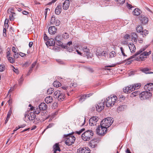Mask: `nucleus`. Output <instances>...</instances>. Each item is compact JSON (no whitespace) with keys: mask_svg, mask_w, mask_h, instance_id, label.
<instances>
[{"mask_svg":"<svg viewBox=\"0 0 153 153\" xmlns=\"http://www.w3.org/2000/svg\"><path fill=\"white\" fill-rule=\"evenodd\" d=\"M130 37V36L129 35L127 34H125V35L124 36V39H129Z\"/></svg>","mask_w":153,"mask_h":153,"instance_id":"nucleus-49","label":"nucleus"},{"mask_svg":"<svg viewBox=\"0 0 153 153\" xmlns=\"http://www.w3.org/2000/svg\"><path fill=\"white\" fill-rule=\"evenodd\" d=\"M105 100H102L101 102H99L96 106L97 111L98 112H100L103 110L104 107Z\"/></svg>","mask_w":153,"mask_h":153,"instance_id":"nucleus-8","label":"nucleus"},{"mask_svg":"<svg viewBox=\"0 0 153 153\" xmlns=\"http://www.w3.org/2000/svg\"><path fill=\"white\" fill-rule=\"evenodd\" d=\"M150 69L148 68H144L141 69V71L146 74H153V72H150Z\"/></svg>","mask_w":153,"mask_h":153,"instance_id":"nucleus-28","label":"nucleus"},{"mask_svg":"<svg viewBox=\"0 0 153 153\" xmlns=\"http://www.w3.org/2000/svg\"><path fill=\"white\" fill-rule=\"evenodd\" d=\"M76 138L72 135H68L65 138V144L68 146H71L74 144Z\"/></svg>","mask_w":153,"mask_h":153,"instance_id":"nucleus-5","label":"nucleus"},{"mask_svg":"<svg viewBox=\"0 0 153 153\" xmlns=\"http://www.w3.org/2000/svg\"><path fill=\"white\" fill-rule=\"evenodd\" d=\"M152 96V94L148 91H144L142 92L139 95V97L141 100H143L149 99Z\"/></svg>","mask_w":153,"mask_h":153,"instance_id":"nucleus-6","label":"nucleus"},{"mask_svg":"<svg viewBox=\"0 0 153 153\" xmlns=\"http://www.w3.org/2000/svg\"><path fill=\"white\" fill-rule=\"evenodd\" d=\"M19 55H20L22 57H24V56H25V54L24 53L22 52H20Z\"/></svg>","mask_w":153,"mask_h":153,"instance_id":"nucleus-61","label":"nucleus"},{"mask_svg":"<svg viewBox=\"0 0 153 153\" xmlns=\"http://www.w3.org/2000/svg\"><path fill=\"white\" fill-rule=\"evenodd\" d=\"M127 6L128 8L130 9L132 8V6L131 5L128 3L127 4Z\"/></svg>","mask_w":153,"mask_h":153,"instance_id":"nucleus-62","label":"nucleus"},{"mask_svg":"<svg viewBox=\"0 0 153 153\" xmlns=\"http://www.w3.org/2000/svg\"><path fill=\"white\" fill-rule=\"evenodd\" d=\"M5 69V67L1 65H0V72L4 71Z\"/></svg>","mask_w":153,"mask_h":153,"instance_id":"nucleus-50","label":"nucleus"},{"mask_svg":"<svg viewBox=\"0 0 153 153\" xmlns=\"http://www.w3.org/2000/svg\"><path fill=\"white\" fill-rule=\"evenodd\" d=\"M114 120L111 117H108L103 120L100 123V125L101 126V130H102L101 132L99 133L100 129L99 128L97 130V132L101 135L104 134L106 132L107 128L112 124Z\"/></svg>","mask_w":153,"mask_h":153,"instance_id":"nucleus-2","label":"nucleus"},{"mask_svg":"<svg viewBox=\"0 0 153 153\" xmlns=\"http://www.w3.org/2000/svg\"><path fill=\"white\" fill-rule=\"evenodd\" d=\"M131 40L133 42H134L135 43H137V36L136 33H132L131 34Z\"/></svg>","mask_w":153,"mask_h":153,"instance_id":"nucleus-20","label":"nucleus"},{"mask_svg":"<svg viewBox=\"0 0 153 153\" xmlns=\"http://www.w3.org/2000/svg\"><path fill=\"white\" fill-rule=\"evenodd\" d=\"M77 153H90V150L88 148H80L77 149Z\"/></svg>","mask_w":153,"mask_h":153,"instance_id":"nucleus-9","label":"nucleus"},{"mask_svg":"<svg viewBox=\"0 0 153 153\" xmlns=\"http://www.w3.org/2000/svg\"><path fill=\"white\" fill-rule=\"evenodd\" d=\"M117 100V97L115 95H111L107 97L106 100V105L109 107L113 106Z\"/></svg>","mask_w":153,"mask_h":153,"instance_id":"nucleus-3","label":"nucleus"},{"mask_svg":"<svg viewBox=\"0 0 153 153\" xmlns=\"http://www.w3.org/2000/svg\"><path fill=\"white\" fill-rule=\"evenodd\" d=\"M126 108V106L125 105L120 106L117 108V111L119 112L120 111H123Z\"/></svg>","mask_w":153,"mask_h":153,"instance_id":"nucleus-30","label":"nucleus"},{"mask_svg":"<svg viewBox=\"0 0 153 153\" xmlns=\"http://www.w3.org/2000/svg\"><path fill=\"white\" fill-rule=\"evenodd\" d=\"M17 50L18 49H16L15 47H13L12 48V50L14 53L16 52L17 51Z\"/></svg>","mask_w":153,"mask_h":153,"instance_id":"nucleus-51","label":"nucleus"},{"mask_svg":"<svg viewBox=\"0 0 153 153\" xmlns=\"http://www.w3.org/2000/svg\"><path fill=\"white\" fill-rule=\"evenodd\" d=\"M56 43L57 45L59 46L61 45L62 44V43L59 40H57V41L56 42Z\"/></svg>","mask_w":153,"mask_h":153,"instance_id":"nucleus-52","label":"nucleus"},{"mask_svg":"<svg viewBox=\"0 0 153 153\" xmlns=\"http://www.w3.org/2000/svg\"><path fill=\"white\" fill-rule=\"evenodd\" d=\"M139 19L141 22L143 24H145L148 22V18L144 15H141L139 17Z\"/></svg>","mask_w":153,"mask_h":153,"instance_id":"nucleus-13","label":"nucleus"},{"mask_svg":"<svg viewBox=\"0 0 153 153\" xmlns=\"http://www.w3.org/2000/svg\"><path fill=\"white\" fill-rule=\"evenodd\" d=\"M101 126L100 125V126H98L97 128V129H96V132H97V134H98L99 135H104L105 133L103 135H101V134H99V132H97V129L98 128L100 129V130H99L100 131H99V133H100V132L101 133V132L102 130H101Z\"/></svg>","mask_w":153,"mask_h":153,"instance_id":"nucleus-40","label":"nucleus"},{"mask_svg":"<svg viewBox=\"0 0 153 153\" xmlns=\"http://www.w3.org/2000/svg\"><path fill=\"white\" fill-rule=\"evenodd\" d=\"M15 54L13 55L14 58H17L19 56V55L18 53H14Z\"/></svg>","mask_w":153,"mask_h":153,"instance_id":"nucleus-53","label":"nucleus"},{"mask_svg":"<svg viewBox=\"0 0 153 153\" xmlns=\"http://www.w3.org/2000/svg\"><path fill=\"white\" fill-rule=\"evenodd\" d=\"M97 142L95 140H92L89 143L90 146L93 148H94L97 146Z\"/></svg>","mask_w":153,"mask_h":153,"instance_id":"nucleus-25","label":"nucleus"},{"mask_svg":"<svg viewBox=\"0 0 153 153\" xmlns=\"http://www.w3.org/2000/svg\"><path fill=\"white\" fill-rule=\"evenodd\" d=\"M141 11L139 9L136 8L133 11L134 15L136 16H139L140 13Z\"/></svg>","mask_w":153,"mask_h":153,"instance_id":"nucleus-29","label":"nucleus"},{"mask_svg":"<svg viewBox=\"0 0 153 153\" xmlns=\"http://www.w3.org/2000/svg\"><path fill=\"white\" fill-rule=\"evenodd\" d=\"M136 30L137 32L141 33V34H142V32L143 31L142 27L141 26H139L137 27Z\"/></svg>","mask_w":153,"mask_h":153,"instance_id":"nucleus-36","label":"nucleus"},{"mask_svg":"<svg viewBox=\"0 0 153 153\" xmlns=\"http://www.w3.org/2000/svg\"><path fill=\"white\" fill-rule=\"evenodd\" d=\"M44 39L45 41H48V36L45 33L44 34Z\"/></svg>","mask_w":153,"mask_h":153,"instance_id":"nucleus-54","label":"nucleus"},{"mask_svg":"<svg viewBox=\"0 0 153 153\" xmlns=\"http://www.w3.org/2000/svg\"><path fill=\"white\" fill-rule=\"evenodd\" d=\"M113 66H112V65H108V66H105L104 69L105 70H110V68H107V67H112Z\"/></svg>","mask_w":153,"mask_h":153,"instance_id":"nucleus-57","label":"nucleus"},{"mask_svg":"<svg viewBox=\"0 0 153 153\" xmlns=\"http://www.w3.org/2000/svg\"><path fill=\"white\" fill-rule=\"evenodd\" d=\"M8 102L9 105L11 104L12 102V99L10 98L9 100L8 101Z\"/></svg>","mask_w":153,"mask_h":153,"instance_id":"nucleus-64","label":"nucleus"},{"mask_svg":"<svg viewBox=\"0 0 153 153\" xmlns=\"http://www.w3.org/2000/svg\"><path fill=\"white\" fill-rule=\"evenodd\" d=\"M94 133L92 130H88L82 135V138L85 141H88L92 138Z\"/></svg>","mask_w":153,"mask_h":153,"instance_id":"nucleus-4","label":"nucleus"},{"mask_svg":"<svg viewBox=\"0 0 153 153\" xmlns=\"http://www.w3.org/2000/svg\"><path fill=\"white\" fill-rule=\"evenodd\" d=\"M41 110L39 108H36V109H34V112L36 114H38L40 113Z\"/></svg>","mask_w":153,"mask_h":153,"instance_id":"nucleus-42","label":"nucleus"},{"mask_svg":"<svg viewBox=\"0 0 153 153\" xmlns=\"http://www.w3.org/2000/svg\"><path fill=\"white\" fill-rule=\"evenodd\" d=\"M4 27L5 29L7 28L8 27V25L7 23H6V21L4 23Z\"/></svg>","mask_w":153,"mask_h":153,"instance_id":"nucleus-63","label":"nucleus"},{"mask_svg":"<svg viewBox=\"0 0 153 153\" xmlns=\"http://www.w3.org/2000/svg\"><path fill=\"white\" fill-rule=\"evenodd\" d=\"M149 46V45H146L142 47L140 50L139 51H137L134 55L130 56L129 58H128V60H129L130 59L134 58L135 56L140 54L139 56L136 58L135 60L138 61L144 60L146 59L147 58V56H149L152 53V51H149L148 52L144 51Z\"/></svg>","mask_w":153,"mask_h":153,"instance_id":"nucleus-1","label":"nucleus"},{"mask_svg":"<svg viewBox=\"0 0 153 153\" xmlns=\"http://www.w3.org/2000/svg\"><path fill=\"white\" fill-rule=\"evenodd\" d=\"M144 88L146 90L149 91L153 90V83H149L146 84L144 86Z\"/></svg>","mask_w":153,"mask_h":153,"instance_id":"nucleus-14","label":"nucleus"},{"mask_svg":"<svg viewBox=\"0 0 153 153\" xmlns=\"http://www.w3.org/2000/svg\"><path fill=\"white\" fill-rule=\"evenodd\" d=\"M62 89L66 91L68 89V87L65 86H63L62 87Z\"/></svg>","mask_w":153,"mask_h":153,"instance_id":"nucleus-58","label":"nucleus"},{"mask_svg":"<svg viewBox=\"0 0 153 153\" xmlns=\"http://www.w3.org/2000/svg\"><path fill=\"white\" fill-rule=\"evenodd\" d=\"M120 49L122 55L124 56H127L124 53V51L123 48L122 47H120Z\"/></svg>","mask_w":153,"mask_h":153,"instance_id":"nucleus-48","label":"nucleus"},{"mask_svg":"<svg viewBox=\"0 0 153 153\" xmlns=\"http://www.w3.org/2000/svg\"><path fill=\"white\" fill-rule=\"evenodd\" d=\"M133 90L132 85L127 86L125 89H123V91L125 93H130Z\"/></svg>","mask_w":153,"mask_h":153,"instance_id":"nucleus-22","label":"nucleus"},{"mask_svg":"<svg viewBox=\"0 0 153 153\" xmlns=\"http://www.w3.org/2000/svg\"><path fill=\"white\" fill-rule=\"evenodd\" d=\"M141 85V84L140 83L135 84L132 85L133 89L134 90H135L136 89H138L140 88Z\"/></svg>","mask_w":153,"mask_h":153,"instance_id":"nucleus-31","label":"nucleus"},{"mask_svg":"<svg viewBox=\"0 0 153 153\" xmlns=\"http://www.w3.org/2000/svg\"><path fill=\"white\" fill-rule=\"evenodd\" d=\"M8 61L11 63H13L14 62V60L13 58L12 57L9 56L7 57Z\"/></svg>","mask_w":153,"mask_h":153,"instance_id":"nucleus-39","label":"nucleus"},{"mask_svg":"<svg viewBox=\"0 0 153 153\" xmlns=\"http://www.w3.org/2000/svg\"><path fill=\"white\" fill-rule=\"evenodd\" d=\"M30 116V121H33L36 117V115L35 113L33 112H31L29 114Z\"/></svg>","mask_w":153,"mask_h":153,"instance_id":"nucleus-32","label":"nucleus"},{"mask_svg":"<svg viewBox=\"0 0 153 153\" xmlns=\"http://www.w3.org/2000/svg\"><path fill=\"white\" fill-rule=\"evenodd\" d=\"M54 24L56 25V26H59L60 23V21H59V20L57 19H56V21H55V22H54Z\"/></svg>","mask_w":153,"mask_h":153,"instance_id":"nucleus-46","label":"nucleus"},{"mask_svg":"<svg viewBox=\"0 0 153 153\" xmlns=\"http://www.w3.org/2000/svg\"><path fill=\"white\" fill-rule=\"evenodd\" d=\"M7 13L9 14L10 19V20H13L14 19V16L16 13L13 12V9L9 8L7 10Z\"/></svg>","mask_w":153,"mask_h":153,"instance_id":"nucleus-10","label":"nucleus"},{"mask_svg":"<svg viewBox=\"0 0 153 153\" xmlns=\"http://www.w3.org/2000/svg\"><path fill=\"white\" fill-rule=\"evenodd\" d=\"M116 56L115 52L112 51L109 53V57L110 58H112L115 57Z\"/></svg>","mask_w":153,"mask_h":153,"instance_id":"nucleus-38","label":"nucleus"},{"mask_svg":"<svg viewBox=\"0 0 153 153\" xmlns=\"http://www.w3.org/2000/svg\"><path fill=\"white\" fill-rule=\"evenodd\" d=\"M12 113V109L11 108H10V110L7 113V118L5 120V124H6L7 123L9 118H10V116H11V115Z\"/></svg>","mask_w":153,"mask_h":153,"instance_id":"nucleus-27","label":"nucleus"},{"mask_svg":"<svg viewBox=\"0 0 153 153\" xmlns=\"http://www.w3.org/2000/svg\"><path fill=\"white\" fill-rule=\"evenodd\" d=\"M148 33H149V32L148 30H143V31H142L141 34L143 35V37H144V35L145 36H146Z\"/></svg>","mask_w":153,"mask_h":153,"instance_id":"nucleus-44","label":"nucleus"},{"mask_svg":"<svg viewBox=\"0 0 153 153\" xmlns=\"http://www.w3.org/2000/svg\"><path fill=\"white\" fill-rule=\"evenodd\" d=\"M57 0H52L51 1L48 3L47 4L48 5H50L51 4H52L55 2Z\"/></svg>","mask_w":153,"mask_h":153,"instance_id":"nucleus-55","label":"nucleus"},{"mask_svg":"<svg viewBox=\"0 0 153 153\" xmlns=\"http://www.w3.org/2000/svg\"><path fill=\"white\" fill-rule=\"evenodd\" d=\"M57 0H52L51 1L48 3L47 4L48 5H50L51 4H52L55 2Z\"/></svg>","mask_w":153,"mask_h":153,"instance_id":"nucleus-56","label":"nucleus"},{"mask_svg":"<svg viewBox=\"0 0 153 153\" xmlns=\"http://www.w3.org/2000/svg\"><path fill=\"white\" fill-rule=\"evenodd\" d=\"M119 4H123L125 2V0H115Z\"/></svg>","mask_w":153,"mask_h":153,"instance_id":"nucleus-45","label":"nucleus"},{"mask_svg":"<svg viewBox=\"0 0 153 153\" xmlns=\"http://www.w3.org/2000/svg\"><path fill=\"white\" fill-rule=\"evenodd\" d=\"M24 120L26 122L30 121V118L29 114H28L27 112H25L24 115Z\"/></svg>","mask_w":153,"mask_h":153,"instance_id":"nucleus-33","label":"nucleus"},{"mask_svg":"<svg viewBox=\"0 0 153 153\" xmlns=\"http://www.w3.org/2000/svg\"><path fill=\"white\" fill-rule=\"evenodd\" d=\"M36 62H37L36 61H35L34 63H33L32 64L31 66L30 67H31L32 68H34L35 66V65H36Z\"/></svg>","mask_w":153,"mask_h":153,"instance_id":"nucleus-59","label":"nucleus"},{"mask_svg":"<svg viewBox=\"0 0 153 153\" xmlns=\"http://www.w3.org/2000/svg\"><path fill=\"white\" fill-rule=\"evenodd\" d=\"M140 94V92L138 91H136L133 92L131 95V97H135L137 95L139 94Z\"/></svg>","mask_w":153,"mask_h":153,"instance_id":"nucleus-35","label":"nucleus"},{"mask_svg":"<svg viewBox=\"0 0 153 153\" xmlns=\"http://www.w3.org/2000/svg\"><path fill=\"white\" fill-rule=\"evenodd\" d=\"M39 107L41 110L44 111L46 109L47 105L45 103L42 102L39 105Z\"/></svg>","mask_w":153,"mask_h":153,"instance_id":"nucleus-24","label":"nucleus"},{"mask_svg":"<svg viewBox=\"0 0 153 153\" xmlns=\"http://www.w3.org/2000/svg\"><path fill=\"white\" fill-rule=\"evenodd\" d=\"M85 130V128H83L81 129L80 130L78 131H76V134H77L78 135H79L82 133V132L84 131Z\"/></svg>","mask_w":153,"mask_h":153,"instance_id":"nucleus-47","label":"nucleus"},{"mask_svg":"<svg viewBox=\"0 0 153 153\" xmlns=\"http://www.w3.org/2000/svg\"><path fill=\"white\" fill-rule=\"evenodd\" d=\"M92 93L81 95L79 98V101L81 102L84 101L87 97H89L92 95Z\"/></svg>","mask_w":153,"mask_h":153,"instance_id":"nucleus-12","label":"nucleus"},{"mask_svg":"<svg viewBox=\"0 0 153 153\" xmlns=\"http://www.w3.org/2000/svg\"><path fill=\"white\" fill-rule=\"evenodd\" d=\"M56 20V19L55 16L54 15H53L52 16L50 21V22L51 24H53L54 23V22H55Z\"/></svg>","mask_w":153,"mask_h":153,"instance_id":"nucleus-37","label":"nucleus"},{"mask_svg":"<svg viewBox=\"0 0 153 153\" xmlns=\"http://www.w3.org/2000/svg\"><path fill=\"white\" fill-rule=\"evenodd\" d=\"M70 2L69 0H66L63 4V8L64 10H66L69 7Z\"/></svg>","mask_w":153,"mask_h":153,"instance_id":"nucleus-19","label":"nucleus"},{"mask_svg":"<svg viewBox=\"0 0 153 153\" xmlns=\"http://www.w3.org/2000/svg\"><path fill=\"white\" fill-rule=\"evenodd\" d=\"M54 97L60 101L63 100L65 98L64 95L63 94L61 93L60 91H57L54 92Z\"/></svg>","mask_w":153,"mask_h":153,"instance_id":"nucleus-7","label":"nucleus"},{"mask_svg":"<svg viewBox=\"0 0 153 153\" xmlns=\"http://www.w3.org/2000/svg\"><path fill=\"white\" fill-rule=\"evenodd\" d=\"M62 37L64 39H67L68 38H69V35L68 33H65L63 34Z\"/></svg>","mask_w":153,"mask_h":153,"instance_id":"nucleus-43","label":"nucleus"},{"mask_svg":"<svg viewBox=\"0 0 153 153\" xmlns=\"http://www.w3.org/2000/svg\"><path fill=\"white\" fill-rule=\"evenodd\" d=\"M62 9L61 5L58 6L55 10V14L58 15L62 11Z\"/></svg>","mask_w":153,"mask_h":153,"instance_id":"nucleus-21","label":"nucleus"},{"mask_svg":"<svg viewBox=\"0 0 153 153\" xmlns=\"http://www.w3.org/2000/svg\"><path fill=\"white\" fill-rule=\"evenodd\" d=\"M56 30L57 29L55 26L50 27L48 29V32L50 34H54Z\"/></svg>","mask_w":153,"mask_h":153,"instance_id":"nucleus-17","label":"nucleus"},{"mask_svg":"<svg viewBox=\"0 0 153 153\" xmlns=\"http://www.w3.org/2000/svg\"><path fill=\"white\" fill-rule=\"evenodd\" d=\"M14 90V88L13 87H11L10 89L9 90L8 92V93H9L13 91Z\"/></svg>","mask_w":153,"mask_h":153,"instance_id":"nucleus-60","label":"nucleus"},{"mask_svg":"<svg viewBox=\"0 0 153 153\" xmlns=\"http://www.w3.org/2000/svg\"><path fill=\"white\" fill-rule=\"evenodd\" d=\"M47 92L48 94H51L54 92V89L52 88H49L47 90Z\"/></svg>","mask_w":153,"mask_h":153,"instance_id":"nucleus-41","label":"nucleus"},{"mask_svg":"<svg viewBox=\"0 0 153 153\" xmlns=\"http://www.w3.org/2000/svg\"><path fill=\"white\" fill-rule=\"evenodd\" d=\"M128 47L131 53H134L135 52L136 48L135 45L133 43H131L129 44H128Z\"/></svg>","mask_w":153,"mask_h":153,"instance_id":"nucleus-18","label":"nucleus"},{"mask_svg":"<svg viewBox=\"0 0 153 153\" xmlns=\"http://www.w3.org/2000/svg\"><path fill=\"white\" fill-rule=\"evenodd\" d=\"M53 85L56 87H59L61 85L60 83L57 81H55L53 83Z\"/></svg>","mask_w":153,"mask_h":153,"instance_id":"nucleus-34","label":"nucleus"},{"mask_svg":"<svg viewBox=\"0 0 153 153\" xmlns=\"http://www.w3.org/2000/svg\"><path fill=\"white\" fill-rule=\"evenodd\" d=\"M53 150L56 152L58 151L59 152L61 151V149L59 147V143H56L53 145Z\"/></svg>","mask_w":153,"mask_h":153,"instance_id":"nucleus-26","label":"nucleus"},{"mask_svg":"<svg viewBox=\"0 0 153 153\" xmlns=\"http://www.w3.org/2000/svg\"><path fill=\"white\" fill-rule=\"evenodd\" d=\"M98 117L96 116L93 117L89 120V124L91 126L95 125L98 121Z\"/></svg>","mask_w":153,"mask_h":153,"instance_id":"nucleus-11","label":"nucleus"},{"mask_svg":"<svg viewBox=\"0 0 153 153\" xmlns=\"http://www.w3.org/2000/svg\"><path fill=\"white\" fill-rule=\"evenodd\" d=\"M55 42L53 39H48L46 42V44L47 46H53L54 45Z\"/></svg>","mask_w":153,"mask_h":153,"instance_id":"nucleus-15","label":"nucleus"},{"mask_svg":"<svg viewBox=\"0 0 153 153\" xmlns=\"http://www.w3.org/2000/svg\"><path fill=\"white\" fill-rule=\"evenodd\" d=\"M83 50L84 51V55H85L88 58L90 57V50L89 49L87 48L86 47H84L83 48Z\"/></svg>","mask_w":153,"mask_h":153,"instance_id":"nucleus-16","label":"nucleus"},{"mask_svg":"<svg viewBox=\"0 0 153 153\" xmlns=\"http://www.w3.org/2000/svg\"><path fill=\"white\" fill-rule=\"evenodd\" d=\"M45 101L47 104L53 102V98L52 97L49 96L46 97Z\"/></svg>","mask_w":153,"mask_h":153,"instance_id":"nucleus-23","label":"nucleus"}]
</instances>
